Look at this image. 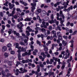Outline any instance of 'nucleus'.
<instances>
[{
  "label": "nucleus",
  "instance_id": "obj_51",
  "mask_svg": "<svg viewBox=\"0 0 77 77\" xmlns=\"http://www.w3.org/2000/svg\"><path fill=\"white\" fill-rule=\"evenodd\" d=\"M37 11L38 13H41V9H38L37 10Z\"/></svg>",
  "mask_w": 77,
  "mask_h": 77
},
{
  "label": "nucleus",
  "instance_id": "obj_14",
  "mask_svg": "<svg viewBox=\"0 0 77 77\" xmlns=\"http://www.w3.org/2000/svg\"><path fill=\"white\" fill-rule=\"evenodd\" d=\"M18 57V58L19 60H21V59H20L21 58V53H18L17 54Z\"/></svg>",
  "mask_w": 77,
  "mask_h": 77
},
{
  "label": "nucleus",
  "instance_id": "obj_60",
  "mask_svg": "<svg viewBox=\"0 0 77 77\" xmlns=\"http://www.w3.org/2000/svg\"><path fill=\"white\" fill-rule=\"evenodd\" d=\"M4 41L5 40L3 38H2L0 40V42H4Z\"/></svg>",
  "mask_w": 77,
  "mask_h": 77
},
{
  "label": "nucleus",
  "instance_id": "obj_15",
  "mask_svg": "<svg viewBox=\"0 0 77 77\" xmlns=\"http://www.w3.org/2000/svg\"><path fill=\"white\" fill-rule=\"evenodd\" d=\"M5 56V58L8 57V56H9V54H8V53H5L4 54Z\"/></svg>",
  "mask_w": 77,
  "mask_h": 77
},
{
  "label": "nucleus",
  "instance_id": "obj_40",
  "mask_svg": "<svg viewBox=\"0 0 77 77\" xmlns=\"http://www.w3.org/2000/svg\"><path fill=\"white\" fill-rule=\"evenodd\" d=\"M48 29L50 31L52 30V26H49L48 27Z\"/></svg>",
  "mask_w": 77,
  "mask_h": 77
},
{
  "label": "nucleus",
  "instance_id": "obj_48",
  "mask_svg": "<svg viewBox=\"0 0 77 77\" xmlns=\"http://www.w3.org/2000/svg\"><path fill=\"white\" fill-rule=\"evenodd\" d=\"M71 24V23H70V22H67V23L66 24V26H69V25H70V24Z\"/></svg>",
  "mask_w": 77,
  "mask_h": 77
},
{
  "label": "nucleus",
  "instance_id": "obj_42",
  "mask_svg": "<svg viewBox=\"0 0 77 77\" xmlns=\"http://www.w3.org/2000/svg\"><path fill=\"white\" fill-rule=\"evenodd\" d=\"M61 54H63V57H64V56H65V51H63V52H61Z\"/></svg>",
  "mask_w": 77,
  "mask_h": 77
},
{
  "label": "nucleus",
  "instance_id": "obj_20",
  "mask_svg": "<svg viewBox=\"0 0 77 77\" xmlns=\"http://www.w3.org/2000/svg\"><path fill=\"white\" fill-rule=\"evenodd\" d=\"M16 11L17 12H19L20 13L22 12V11L20 9V8H17L16 9Z\"/></svg>",
  "mask_w": 77,
  "mask_h": 77
},
{
  "label": "nucleus",
  "instance_id": "obj_23",
  "mask_svg": "<svg viewBox=\"0 0 77 77\" xmlns=\"http://www.w3.org/2000/svg\"><path fill=\"white\" fill-rule=\"evenodd\" d=\"M48 73L49 76H51V75H54V72H50Z\"/></svg>",
  "mask_w": 77,
  "mask_h": 77
},
{
  "label": "nucleus",
  "instance_id": "obj_21",
  "mask_svg": "<svg viewBox=\"0 0 77 77\" xmlns=\"http://www.w3.org/2000/svg\"><path fill=\"white\" fill-rule=\"evenodd\" d=\"M72 60V57L71 56L70 57V59H68L67 61V62L69 63V61H71Z\"/></svg>",
  "mask_w": 77,
  "mask_h": 77
},
{
  "label": "nucleus",
  "instance_id": "obj_57",
  "mask_svg": "<svg viewBox=\"0 0 77 77\" xmlns=\"http://www.w3.org/2000/svg\"><path fill=\"white\" fill-rule=\"evenodd\" d=\"M14 19H17V18H18V16L16 15H14Z\"/></svg>",
  "mask_w": 77,
  "mask_h": 77
},
{
  "label": "nucleus",
  "instance_id": "obj_1",
  "mask_svg": "<svg viewBox=\"0 0 77 77\" xmlns=\"http://www.w3.org/2000/svg\"><path fill=\"white\" fill-rule=\"evenodd\" d=\"M38 2V0H35V1L33 0V3H31V5L32 6L31 7V11L32 12H34V10L36 9V8H35L36 6V2Z\"/></svg>",
  "mask_w": 77,
  "mask_h": 77
},
{
  "label": "nucleus",
  "instance_id": "obj_11",
  "mask_svg": "<svg viewBox=\"0 0 77 77\" xmlns=\"http://www.w3.org/2000/svg\"><path fill=\"white\" fill-rule=\"evenodd\" d=\"M59 30V31H61L62 29H60V27L59 26H57V27L56 28V30Z\"/></svg>",
  "mask_w": 77,
  "mask_h": 77
},
{
  "label": "nucleus",
  "instance_id": "obj_29",
  "mask_svg": "<svg viewBox=\"0 0 77 77\" xmlns=\"http://www.w3.org/2000/svg\"><path fill=\"white\" fill-rule=\"evenodd\" d=\"M12 46V44L11 43H9L7 45V47L8 48H10Z\"/></svg>",
  "mask_w": 77,
  "mask_h": 77
},
{
  "label": "nucleus",
  "instance_id": "obj_61",
  "mask_svg": "<svg viewBox=\"0 0 77 77\" xmlns=\"http://www.w3.org/2000/svg\"><path fill=\"white\" fill-rule=\"evenodd\" d=\"M45 75H44V76L45 77V76H46V75H48L49 74L48 73H47V72H45L44 73Z\"/></svg>",
  "mask_w": 77,
  "mask_h": 77
},
{
  "label": "nucleus",
  "instance_id": "obj_58",
  "mask_svg": "<svg viewBox=\"0 0 77 77\" xmlns=\"http://www.w3.org/2000/svg\"><path fill=\"white\" fill-rule=\"evenodd\" d=\"M63 38H64L65 39H67V38H68V36H65V35H63Z\"/></svg>",
  "mask_w": 77,
  "mask_h": 77
},
{
  "label": "nucleus",
  "instance_id": "obj_62",
  "mask_svg": "<svg viewBox=\"0 0 77 77\" xmlns=\"http://www.w3.org/2000/svg\"><path fill=\"white\" fill-rule=\"evenodd\" d=\"M17 52L18 53H20L21 52V50H17Z\"/></svg>",
  "mask_w": 77,
  "mask_h": 77
},
{
  "label": "nucleus",
  "instance_id": "obj_9",
  "mask_svg": "<svg viewBox=\"0 0 77 77\" xmlns=\"http://www.w3.org/2000/svg\"><path fill=\"white\" fill-rule=\"evenodd\" d=\"M14 46H16L15 48H16L19 47V43H14Z\"/></svg>",
  "mask_w": 77,
  "mask_h": 77
},
{
  "label": "nucleus",
  "instance_id": "obj_13",
  "mask_svg": "<svg viewBox=\"0 0 77 77\" xmlns=\"http://www.w3.org/2000/svg\"><path fill=\"white\" fill-rule=\"evenodd\" d=\"M24 21H30L31 19L29 18H26L24 19Z\"/></svg>",
  "mask_w": 77,
  "mask_h": 77
},
{
  "label": "nucleus",
  "instance_id": "obj_30",
  "mask_svg": "<svg viewBox=\"0 0 77 77\" xmlns=\"http://www.w3.org/2000/svg\"><path fill=\"white\" fill-rule=\"evenodd\" d=\"M8 65H12V62H11L10 61H8Z\"/></svg>",
  "mask_w": 77,
  "mask_h": 77
},
{
  "label": "nucleus",
  "instance_id": "obj_10",
  "mask_svg": "<svg viewBox=\"0 0 77 77\" xmlns=\"http://www.w3.org/2000/svg\"><path fill=\"white\" fill-rule=\"evenodd\" d=\"M21 51L22 52H25L26 51V49L25 48L22 47L21 48Z\"/></svg>",
  "mask_w": 77,
  "mask_h": 77
},
{
  "label": "nucleus",
  "instance_id": "obj_19",
  "mask_svg": "<svg viewBox=\"0 0 77 77\" xmlns=\"http://www.w3.org/2000/svg\"><path fill=\"white\" fill-rule=\"evenodd\" d=\"M27 55V52H26L25 53H23L22 54V56H26Z\"/></svg>",
  "mask_w": 77,
  "mask_h": 77
},
{
  "label": "nucleus",
  "instance_id": "obj_33",
  "mask_svg": "<svg viewBox=\"0 0 77 77\" xmlns=\"http://www.w3.org/2000/svg\"><path fill=\"white\" fill-rule=\"evenodd\" d=\"M11 20L12 22V23H15V20H14V17H12L11 18Z\"/></svg>",
  "mask_w": 77,
  "mask_h": 77
},
{
  "label": "nucleus",
  "instance_id": "obj_7",
  "mask_svg": "<svg viewBox=\"0 0 77 77\" xmlns=\"http://www.w3.org/2000/svg\"><path fill=\"white\" fill-rule=\"evenodd\" d=\"M2 50L3 51H6L7 50V47L6 46H3L2 48Z\"/></svg>",
  "mask_w": 77,
  "mask_h": 77
},
{
  "label": "nucleus",
  "instance_id": "obj_46",
  "mask_svg": "<svg viewBox=\"0 0 77 77\" xmlns=\"http://www.w3.org/2000/svg\"><path fill=\"white\" fill-rule=\"evenodd\" d=\"M7 75L8 77H10L12 75L11 73H8Z\"/></svg>",
  "mask_w": 77,
  "mask_h": 77
},
{
  "label": "nucleus",
  "instance_id": "obj_47",
  "mask_svg": "<svg viewBox=\"0 0 77 77\" xmlns=\"http://www.w3.org/2000/svg\"><path fill=\"white\" fill-rule=\"evenodd\" d=\"M17 64L16 65V66H18V65H20V63L19 62L17 61Z\"/></svg>",
  "mask_w": 77,
  "mask_h": 77
},
{
  "label": "nucleus",
  "instance_id": "obj_5",
  "mask_svg": "<svg viewBox=\"0 0 77 77\" xmlns=\"http://www.w3.org/2000/svg\"><path fill=\"white\" fill-rule=\"evenodd\" d=\"M60 17H62L63 20H65V16L63 15L62 11H61L60 12Z\"/></svg>",
  "mask_w": 77,
  "mask_h": 77
},
{
  "label": "nucleus",
  "instance_id": "obj_25",
  "mask_svg": "<svg viewBox=\"0 0 77 77\" xmlns=\"http://www.w3.org/2000/svg\"><path fill=\"white\" fill-rule=\"evenodd\" d=\"M1 73L3 75H5L6 74V73H5V71L3 70L2 71Z\"/></svg>",
  "mask_w": 77,
  "mask_h": 77
},
{
  "label": "nucleus",
  "instance_id": "obj_38",
  "mask_svg": "<svg viewBox=\"0 0 77 77\" xmlns=\"http://www.w3.org/2000/svg\"><path fill=\"white\" fill-rule=\"evenodd\" d=\"M41 70L42 71H43V70H44V71H47V69L45 68L44 69V68H42L41 69Z\"/></svg>",
  "mask_w": 77,
  "mask_h": 77
},
{
  "label": "nucleus",
  "instance_id": "obj_16",
  "mask_svg": "<svg viewBox=\"0 0 77 77\" xmlns=\"http://www.w3.org/2000/svg\"><path fill=\"white\" fill-rule=\"evenodd\" d=\"M42 14L43 15H43V16H44V15H45V14H46V11H45V10H43L42 11Z\"/></svg>",
  "mask_w": 77,
  "mask_h": 77
},
{
  "label": "nucleus",
  "instance_id": "obj_59",
  "mask_svg": "<svg viewBox=\"0 0 77 77\" xmlns=\"http://www.w3.org/2000/svg\"><path fill=\"white\" fill-rule=\"evenodd\" d=\"M40 66L41 67V68H43V67H44V65L43 64H41L40 65Z\"/></svg>",
  "mask_w": 77,
  "mask_h": 77
},
{
  "label": "nucleus",
  "instance_id": "obj_53",
  "mask_svg": "<svg viewBox=\"0 0 77 77\" xmlns=\"http://www.w3.org/2000/svg\"><path fill=\"white\" fill-rule=\"evenodd\" d=\"M47 33L48 35H50L51 33V32H50V31L49 30H48L47 31Z\"/></svg>",
  "mask_w": 77,
  "mask_h": 77
},
{
  "label": "nucleus",
  "instance_id": "obj_50",
  "mask_svg": "<svg viewBox=\"0 0 77 77\" xmlns=\"http://www.w3.org/2000/svg\"><path fill=\"white\" fill-rule=\"evenodd\" d=\"M67 15L68 17H72L71 15L70 14H69V12L67 13Z\"/></svg>",
  "mask_w": 77,
  "mask_h": 77
},
{
  "label": "nucleus",
  "instance_id": "obj_4",
  "mask_svg": "<svg viewBox=\"0 0 77 77\" xmlns=\"http://www.w3.org/2000/svg\"><path fill=\"white\" fill-rule=\"evenodd\" d=\"M51 33L53 34V37L57 38V35H56V32L54 30H52L51 32Z\"/></svg>",
  "mask_w": 77,
  "mask_h": 77
},
{
  "label": "nucleus",
  "instance_id": "obj_45",
  "mask_svg": "<svg viewBox=\"0 0 77 77\" xmlns=\"http://www.w3.org/2000/svg\"><path fill=\"white\" fill-rule=\"evenodd\" d=\"M70 55V53H66V56L68 57H69V56Z\"/></svg>",
  "mask_w": 77,
  "mask_h": 77
},
{
  "label": "nucleus",
  "instance_id": "obj_36",
  "mask_svg": "<svg viewBox=\"0 0 77 77\" xmlns=\"http://www.w3.org/2000/svg\"><path fill=\"white\" fill-rule=\"evenodd\" d=\"M11 54H15V51H11L10 52Z\"/></svg>",
  "mask_w": 77,
  "mask_h": 77
},
{
  "label": "nucleus",
  "instance_id": "obj_35",
  "mask_svg": "<svg viewBox=\"0 0 77 77\" xmlns=\"http://www.w3.org/2000/svg\"><path fill=\"white\" fill-rule=\"evenodd\" d=\"M41 38L42 39V41H44V39H43L44 36V35H43V34H41Z\"/></svg>",
  "mask_w": 77,
  "mask_h": 77
},
{
  "label": "nucleus",
  "instance_id": "obj_64",
  "mask_svg": "<svg viewBox=\"0 0 77 77\" xmlns=\"http://www.w3.org/2000/svg\"><path fill=\"white\" fill-rule=\"evenodd\" d=\"M69 32L70 33H72L73 32L72 30V29H69Z\"/></svg>",
  "mask_w": 77,
  "mask_h": 77
},
{
  "label": "nucleus",
  "instance_id": "obj_27",
  "mask_svg": "<svg viewBox=\"0 0 77 77\" xmlns=\"http://www.w3.org/2000/svg\"><path fill=\"white\" fill-rule=\"evenodd\" d=\"M65 63H64L62 65V66L61 67V69L62 70H63L65 68Z\"/></svg>",
  "mask_w": 77,
  "mask_h": 77
},
{
  "label": "nucleus",
  "instance_id": "obj_2",
  "mask_svg": "<svg viewBox=\"0 0 77 77\" xmlns=\"http://www.w3.org/2000/svg\"><path fill=\"white\" fill-rule=\"evenodd\" d=\"M49 26V23H48L47 22L46 23L44 21H43L42 22V24L41 25V27L42 28H44L45 29H47V26Z\"/></svg>",
  "mask_w": 77,
  "mask_h": 77
},
{
  "label": "nucleus",
  "instance_id": "obj_54",
  "mask_svg": "<svg viewBox=\"0 0 77 77\" xmlns=\"http://www.w3.org/2000/svg\"><path fill=\"white\" fill-rule=\"evenodd\" d=\"M40 29H41V28L39 27H36L35 28V30H40Z\"/></svg>",
  "mask_w": 77,
  "mask_h": 77
},
{
  "label": "nucleus",
  "instance_id": "obj_12",
  "mask_svg": "<svg viewBox=\"0 0 77 77\" xmlns=\"http://www.w3.org/2000/svg\"><path fill=\"white\" fill-rule=\"evenodd\" d=\"M56 10L57 12H59V11H61L60 9V6H58V8H56Z\"/></svg>",
  "mask_w": 77,
  "mask_h": 77
},
{
  "label": "nucleus",
  "instance_id": "obj_39",
  "mask_svg": "<svg viewBox=\"0 0 77 77\" xmlns=\"http://www.w3.org/2000/svg\"><path fill=\"white\" fill-rule=\"evenodd\" d=\"M53 59L54 60H55V61H57V58H55L54 57H53Z\"/></svg>",
  "mask_w": 77,
  "mask_h": 77
},
{
  "label": "nucleus",
  "instance_id": "obj_31",
  "mask_svg": "<svg viewBox=\"0 0 77 77\" xmlns=\"http://www.w3.org/2000/svg\"><path fill=\"white\" fill-rule=\"evenodd\" d=\"M19 44H20V45H25V44H24V42H20Z\"/></svg>",
  "mask_w": 77,
  "mask_h": 77
},
{
  "label": "nucleus",
  "instance_id": "obj_6",
  "mask_svg": "<svg viewBox=\"0 0 77 77\" xmlns=\"http://www.w3.org/2000/svg\"><path fill=\"white\" fill-rule=\"evenodd\" d=\"M8 5L9 6V8L10 9H12V8H13L15 6L14 4H11V3H8Z\"/></svg>",
  "mask_w": 77,
  "mask_h": 77
},
{
  "label": "nucleus",
  "instance_id": "obj_32",
  "mask_svg": "<svg viewBox=\"0 0 77 77\" xmlns=\"http://www.w3.org/2000/svg\"><path fill=\"white\" fill-rule=\"evenodd\" d=\"M77 33V31H75L72 34V35H75V34Z\"/></svg>",
  "mask_w": 77,
  "mask_h": 77
},
{
  "label": "nucleus",
  "instance_id": "obj_37",
  "mask_svg": "<svg viewBox=\"0 0 77 77\" xmlns=\"http://www.w3.org/2000/svg\"><path fill=\"white\" fill-rule=\"evenodd\" d=\"M44 50L45 51H47L48 50V47H46L44 48Z\"/></svg>",
  "mask_w": 77,
  "mask_h": 77
},
{
  "label": "nucleus",
  "instance_id": "obj_17",
  "mask_svg": "<svg viewBox=\"0 0 77 77\" xmlns=\"http://www.w3.org/2000/svg\"><path fill=\"white\" fill-rule=\"evenodd\" d=\"M27 60H22V62L23 63H27Z\"/></svg>",
  "mask_w": 77,
  "mask_h": 77
},
{
  "label": "nucleus",
  "instance_id": "obj_26",
  "mask_svg": "<svg viewBox=\"0 0 77 77\" xmlns=\"http://www.w3.org/2000/svg\"><path fill=\"white\" fill-rule=\"evenodd\" d=\"M36 43L37 44H38L39 46H41V42L39 41V40H37Z\"/></svg>",
  "mask_w": 77,
  "mask_h": 77
},
{
  "label": "nucleus",
  "instance_id": "obj_3",
  "mask_svg": "<svg viewBox=\"0 0 77 77\" xmlns=\"http://www.w3.org/2000/svg\"><path fill=\"white\" fill-rule=\"evenodd\" d=\"M51 20H49L48 22L50 24H52V23H54V16H53V14H52L51 16Z\"/></svg>",
  "mask_w": 77,
  "mask_h": 77
},
{
  "label": "nucleus",
  "instance_id": "obj_18",
  "mask_svg": "<svg viewBox=\"0 0 77 77\" xmlns=\"http://www.w3.org/2000/svg\"><path fill=\"white\" fill-rule=\"evenodd\" d=\"M58 39L60 41H62V37L61 35H59L58 36Z\"/></svg>",
  "mask_w": 77,
  "mask_h": 77
},
{
  "label": "nucleus",
  "instance_id": "obj_55",
  "mask_svg": "<svg viewBox=\"0 0 77 77\" xmlns=\"http://www.w3.org/2000/svg\"><path fill=\"white\" fill-rule=\"evenodd\" d=\"M0 16L2 17H3V12H0Z\"/></svg>",
  "mask_w": 77,
  "mask_h": 77
},
{
  "label": "nucleus",
  "instance_id": "obj_28",
  "mask_svg": "<svg viewBox=\"0 0 77 77\" xmlns=\"http://www.w3.org/2000/svg\"><path fill=\"white\" fill-rule=\"evenodd\" d=\"M12 29H9V31H8V33L9 34V35H10L12 33Z\"/></svg>",
  "mask_w": 77,
  "mask_h": 77
},
{
  "label": "nucleus",
  "instance_id": "obj_8",
  "mask_svg": "<svg viewBox=\"0 0 77 77\" xmlns=\"http://www.w3.org/2000/svg\"><path fill=\"white\" fill-rule=\"evenodd\" d=\"M13 33L14 35H16L18 36V37H19V36H20V33L18 32H17L16 31H14L13 32Z\"/></svg>",
  "mask_w": 77,
  "mask_h": 77
},
{
  "label": "nucleus",
  "instance_id": "obj_52",
  "mask_svg": "<svg viewBox=\"0 0 77 77\" xmlns=\"http://www.w3.org/2000/svg\"><path fill=\"white\" fill-rule=\"evenodd\" d=\"M27 72V69H23V72H22V73H24V72Z\"/></svg>",
  "mask_w": 77,
  "mask_h": 77
},
{
  "label": "nucleus",
  "instance_id": "obj_41",
  "mask_svg": "<svg viewBox=\"0 0 77 77\" xmlns=\"http://www.w3.org/2000/svg\"><path fill=\"white\" fill-rule=\"evenodd\" d=\"M5 72H7V73H8V72H9V70L8 69H6L5 70Z\"/></svg>",
  "mask_w": 77,
  "mask_h": 77
},
{
  "label": "nucleus",
  "instance_id": "obj_43",
  "mask_svg": "<svg viewBox=\"0 0 77 77\" xmlns=\"http://www.w3.org/2000/svg\"><path fill=\"white\" fill-rule=\"evenodd\" d=\"M40 30H41L42 32H45L46 30L44 28L40 29Z\"/></svg>",
  "mask_w": 77,
  "mask_h": 77
},
{
  "label": "nucleus",
  "instance_id": "obj_44",
  "mask_svg": "<svg viewBox=\"0 0 77 77\" xmlns=\"http://www.w3.org/2000/svg\"><path fill=\"white\" fill-rule=\"evenodd\" d=\"M27 63L28 62H32V59L29 60V59H27Z\"/></svg>",
  "mask_w": 77,
  "mask_h": 77
},
{
  "label": "nucleus",
  "instance_id": "obj_34",
  "mask_svg": "<svg viewBox=\"0 0 77 77\" xmlns=\"http://www.w3.org/2000/svg\"><path fill=\"white\" fill-rule=\"evenodd\" d=\"M30 48L32 49V51H33L34 50V48H34V46H33L31 45L30 46Z\"/></svg>",
  "mask_w": 77,
  "mask_h": 77
},
{
  "label": "nucleus",
  "instance_id": "obj_24",
  "mask_svg": "<svg viewBox=\"0 0 77 77\" xmlns=\"http://www.w3.org/2000/svg\"><path fill=\"white\" fill-rule=\"evenodd\" d=\"M26 33L27 36H29V35H30V33L29 32V31L26 30Z\"/></svg>",
  "mask_w": 77,
  "mask_h": 77
},
{
  "label": "nucleus",
  "instance_id": "obj_22",
  "mask_svg": "<svg viewBox=\"0 0 77 77\" xmlns=\"http://www.w3.org/2000/svg\"><path fill=\"white\" fill-rule=\"evenodd\" d=\"M37 18L38 20H39V21H39L40 23H41V22H41V19H40V17H39V16L38 15H37Z\"/></svg>",
  "mask_w": 77,
  "mask_h": 77
},
{
  "label": "nucleus",
  "instance_id": "obj_63",
  "mask_svg": "<svg viewBox=\"0 0 77 77\" xmlns=\"http://www.w3.org/2000/svg\"><path fill=\"white\" fill-rule=\"evenodd\" d=\"M54 54H55V55H59V52H55V53H54Z\"/></svg>",
  "mask_w": 77,
  "mask_h": 77
},
{
  "label": "nucleus",
  "instance_id": "obj_49",
  "mask_svg": "<svg viewBox=\"0 0 77 77\" xmlns=\"http://www.w3.org/2000/svg\"><path fill=\"white\" fill-rule=\"evenodd\" d=\"M57 35H58V36H60V32H57Z\"/></svg>",
  "mask_w": 77,
  "mask_h": 77
},
{
  "label": "nucleus",
  "instance_id": "obj_56",
  "mask_svg": "<svg viewBox=\"0 0 77 77\" xmlns=\"http://www.w3.org/2000/svg\"><path fill=\"white\" fill-rule=\"evenodd\" d=\"M60 40L58 39L57 40V44H60Z\"/></svg>",
  "mask_w": 77,
  "mask_h": 77
}]
</instances>
